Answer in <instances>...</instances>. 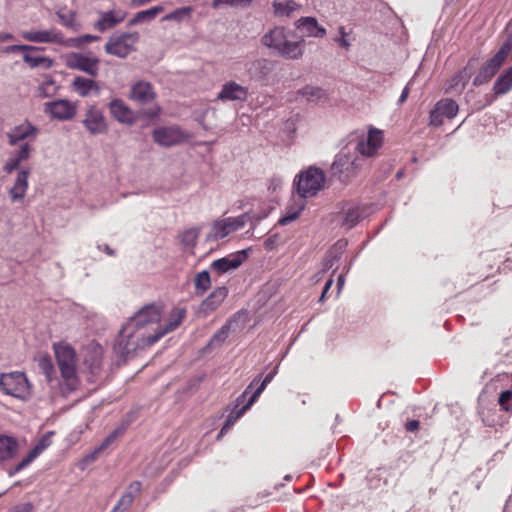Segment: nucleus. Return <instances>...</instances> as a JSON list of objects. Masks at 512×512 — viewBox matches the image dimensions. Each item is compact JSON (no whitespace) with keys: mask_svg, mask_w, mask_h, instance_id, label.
Returning <instances> with one entry per match:
<instances>
[{"mask_svg":"<svg viewBox=\"0 0 512 512\" xmlns=\"http://www.w3.org/2000/svg\"><path fill=\"white\" fill-rule=\"evenodd\" d=\"M40 372L46 377L48 382H51L54 375V366L51 357L47 354H41L36 358Z\"/></svg>","mask_w":512,"mask_h":512,"instance_id":"4c0bfd02","label":"nucleus"},{"mask_svg":"<svg viewBox=\"0 0 512 512\" xmlns=\"http://www.w3.org/2000/svg\"><path fill=\"white\" fill-rule=\"evenodd\" d=\"M300 4L294 0H274V14L278 17H289L300 9Z\"/></svg>","mask_w":512,"mask_h":512,"instance_id":"2f4dec72","label":"nucleus"},{"mask_svg":"<svg viewBox=\"0 0 512 512\" xmlns=\"http://www.w3.org/2000/svg\"><path fill=\"white\" fill-rule=\"evenodd\" d=\"M19 451L18 440L6 434H0V464L12 460Z\"/></svg>","mask_w":512,"mask_h":512,"instance_id":"a878e982","label":"nucleus"},{"mask_svg":"<svg viewBox=\"0 0 512 512\" xmlns=\"http://www.w3.org/2000/svg\"><path fill=\"white\" fill-rule=\"evenodd\" d=\"M248 97V88L235 81H227L222 85L221 90L216 96L219 101H239L244 102Z\"/></svg>","mask_w":512,"mask_h":512,"instance_id":"aec40b11","label":"nucleus"},{"mask_svg":"<svg viewBox=\"0 0 512 512\" xmlns=\"http://www.w3.org/2000/svg\"><path fill=\"white\" fill-rule=\"evenodd\" d=\"M111 115L121 123L131 124L134 121L133 112L121 99H113L109 103Z\"/></svg>","mask_w":512,"mask_h":512,"instance_id":"bb28decb","label":"nucleus"},{"mask_svg":"<svg viewBox=\"0 0 512 512\" xmlns=\"http://www.w3.org/2000/svg\"><path fill=\"white\" fill-rule=\"evenodd\" d=\"M82 123L92 135L104 134L108 129L102 110L94 105L86 110Z\"/></svg>","mask_w":512,"mask_h":512,"instance_id":"2eb2a0df","label":"nucleus"},{"mask_svg":"<svg viewBox=\"0 0 512 512\" xmlns=\"http://www.w3.org/2000/svg\"><path fill=\"white\" fill-rule=\"evenodd\" d=\"M383 133L381 130L371 128L366 137L358 141L356 152L349 153L341 151L332 164L334 174H339L345 179L351 177L363 165L364 157H372L381 147Z\"/></svg>","mask_w":512,"mask_h":512,"instance_id":"f03ea898","label":"nucleus"},{"mask_svg":"<svg viewBox=\"0 0 512 512\" xmlns=\"http://www.w3.org/2000/svg\"><path fill=\"white\" fill-rule=\"evenodd\" d=\"M339 257H340V256H339L338 254H335V255H334V256H332L330 259H328V260L326 261V263H325V268H326V269L331 268V267L333 266V263H334L335 261H338V260H339Z\"/></svg>","mask_w":512,"mask_h":512,"instance_id":"680f3d73","label":"nucleus"},{"mask_svg":"<svg viewBox=\"0 0 512 512\" xmlns=\"http://www.w3.org/2000/svg\"><path fill=\"white\" fill-rule=\"evenodd\" d=\"M23 61L29 65L31 68H41V69H50L53 66V59L42 56V55H32L29 53H25L23 55Z\"/></svg>","mask_w":512,"mask_h":512,"instance_id":"c9c22d12","label":"nucleus"},{"mask_svg":"<svg viewBox=\"0 0 512 512\" xmlns=\"http://www.w3.org/2000/svg\"><path fill=\"white\" fill-rule=\"evenodd\" d=\"M111 446L110 442H109V439L105 438L101 444H99L97 447H95V449L87 454L84 459H83V462L85 464H90L92 462H94L96 459H98V457L105 451L107 450L109 447Z\"/></svg>","mask_w":512,"mask_h":512,"instance_id":"a18cd8bd","label":"nucleus"},{"mask_svg":"<svg viewBox=\"0 0 512 512\" xmlns=\"http://www.w3.org/2000/svg\"><path fill=\"white\" fill-rule=\"evenodd\" d=\"M512 50V38L508 39L497 53L489 59L475 76L473 83L478 86L489 81L502 66L507 56Z\"/></svg>","mask_w":512,"mask_h":512,"instance_id":"1a4fd4ad","label":"nucleus"},{"mask_svg":"<svg viewBox=\"0 0 512 512\" xmlns=\"http://www.w3.org/2000/svg\"><path fill=\"white\" fill-rule=\"evenodd\" d=\"M420 423L418 420H411L406 423V430L408 432H416L419 429Z\"/></svg>","mask_w":512,"mask_h":512,"instance_id":"4d7b16f0","label":"nucleus"},{"mask_svg":"<svg viewBox=\"0 0 512 512\" xmlns=\"http://www.w3.org/2000/svg\"><path fill=\"white\" fill-rule=\"evenodd\" d=\"M72 88L82 97H87L92 92H95L96 94H99L100 92V88L94 80L82 76H78L74 79Z\"/></svg>","mask_w":512,"mask_h":512,"instance_id":"c756f323","label":"nucleus"},{"mask_svg":"<svg viewBox=\"0 0 512 512\" xmlns=\"http://www.w3.org/2000/svg\"><path fill=\"white\" fill-rule=\"evenodd\" d=\"M100 39L99 36L91 35V34H85L79 37L70 38L67 42L69 46L80 48L85 44L98 41Z\"/></svg>","mask_w":512,"mask_h":512,"instance_id":"49530a36","label":"nucleus"},{"mask_svg":"<svg viewBox=\"0 0 512 512\" xmlns=\"http://www.w3.org/2000/svg\"><path fill=\"white\" fill-rule=\"evenodd\" d=\"M187 138L188 134L178 126L159 127L153 131L154 142L164 147L178 145Z\"/></svg>","mask_w":512,"mask_h":512,"instance_id":"9b49d317","label":"nucleus"},{"mask_svg":"<svg viewBox=\"0 0 512 512\" xmlns=\"http://www.w3.org/2000/svg\"><path fill=\"white\" fill-rule=\"evenodd\" d=\"M127 16L126 11L120 8H113L109 11L99 12V18L94 23V28L100 32H105L122 23Z\"/></svg>","mask_w":512,"mask_h":512,"instance_id":"6ab92c4d","label":"nucleus"},{"mask_svg":"<svg viewBox=\"0 0 512 512\" xmlns=\"http://www.w3.org/2000/svg\"><path fill=\"white\" fill-rule=\"evenodd\" d=\"M325 174L316 167H309L300 172L294 179V188L299 200L313 197L324 188Z\"/></svg>","mask_w":512,"mask_h":512,"instance_id":"423d86ee","label":"nucleus"},{"mask_svg":"<svg viewBox=\"0 0 512 512\" xmlns=\"http://www.w3.org/2000/svg\"><path fill=\"white\" fill-rule=\"evenodd\" d=\"M408 95H409V88H408V86H406L403 89V91L398 99V104H400V105L403 104L406 101Z\"/></svg>","mask_w":512,"mask_h":512,"instance_id":"052dcab7","label":"nucleus"},{"mask_svg":"<svg viewBox=\"0 0 512 512\" xmlns=\"http://www.w3.org/2000/svg\"><path fill=\"white\" fill-rule=\"evenodd\" d=\"M248 257L246 250L229 254L226 257L214 260L211 269L218 274H224L236 270Z\"/></svg>","mask_w":512,"mask_h":512,"instance_id":"a211bd4d","label":"nucleus"},{"mask_svg":"<svg viewBox=\"0 0 512 512\" xmlns=\"http://www.w3.org/2000/svg\"><path fill=\"white\" fill-rule=\"evenodd\" d=\"M228 295L224 286L215 288L200 304L199 310L205 316L216 310Z\"/></svg>","mask_w":512,"mask_h":512,"instance_id":"b1692460","label":"nucleus"},{"mask_svg":"<svg viewBox=\"0 0 512 512\" xmlns=\"http://www.w3.org/2000/svg\"><path fill=\"white\" fill-rule=\"evenodd\" d=\"M231 325L232 321L228 320L219 330L213 334L207 346L213 348L222 345L229 336Z\"/></svg>","mask_w":512,"mask_h":512,"instance_id":"58836bf2","label":"nucleus"},{"mask_svg":"<svg viewBox=\"0 0 512 512\" xmlns=\"http://www.w3.org/2000/svg\"><path fill=\"white\" fill-rule=\"evenodd\" d=\"M23 39L35 43H62L63 36L56 29L49 30H31L22 32Z\"/></svg>","mask_w":512,"mask_h":512,"instance_id":"5701e85b","label":"nucleus"},{"mask_svg":"<svg viewBox=\"0 0 512 512\" xmlns=\"http://www.w3.org/2000/svg\"><path fill=\"white\" fill-rule=\"evenodd\" d=\"M29 168L20 169L17 173L14 185L9 190V196L13 203L23 200L28 189Z\"/></svg>","mask_w":512,"mask_h":512,"instance_id":"393cba45","label":"nucleus"},{"mask_svg":"<svg viewBox=\"0 0 512 512\" xmlns=\"http://www.w3.org/2000/svg\"><path fill=\"white\" fill-rule=\"evenodd\" d=\"M164 10L161 5L154 6L150 9L137 12L133 18L128 22V26H134L142 22L153 20L159 13Z\"/></svg>","mask_w":512,"mask_h":512,"instance_id":"e433bc0d","label":"nucleus"},{"mask_svg":"<svg viewBox=\"0 0 512 512\" xmlns=\"http://www.w3.org/2000/svg\"><path fill=\"white\" fill-rule=\"evenodd\" d=\"M128 421L121 422L113 431L109 433V435L106 437L109 439L110 444H114L121 436L124 435L128 428Z\"/></svg>","mask_w":512,"mask_h":512,"instance_id":"09e8293b","label":"nucleus"},{"mask_svg":"<svg viewBox=\"0 0 512 512\" xmlns=\"http://www.w3.org/2000/svg\"><path fill=\"white\" fill-rule=\"evenodd\" d=\"M39 134V128L34 126L29 121H24L23 123L11 128L7 133L6 137L8 139V144L10 146H16L19 143H25V140L33 141Z\"/></svg>","mask_w":512,"mask_h":512,"instance_id":"4468645a","label":"nucleus"},{"mask_svg":"<svg viewBox=\"0 0 512 512\" xmlns=\"http://www.w3.org/2000/svg\"><path fill=\"white\" fill-rule=\"evenodd\" d=\"M97 248L100 250V251H103L105 252L107 255L109 256H114L115 255V252L113 249H111L108 245L106 244H103V245H98Z\"/></svg>","mask_w":512,"mask_h":512,"instance_id":"bf43d9fd","label":"nucleus"},{"mask_svg":"<svg viewBox=\"0 0 512 512\" xmlns=\"http://www.w3.org/2000/svg\"><path fill=\"white\" fill-rule=\"evenodd\" d=\"M99 63V59L90 52H71L65 57V64L68 68L82 71L92 77L97 76Z\"/></svg>","mask_w":512,"mask_h":512,"instance_id":"9d476101","label":"nucleus"},{"mask_svg":"<svg viewBox=\"0 0 512 512\" xmlns=\"http://www.w3.org/2000/svg\"><path fill=\"white\" fill-rule=\"evenodd\" d=\"M254 0H213L212 8L219 9L223 6L248 8Z\"/></svg>","mask_w":512,"mask_h":512,"instance_id":"c03bdc74","label":"nucleus"},{"mask_svg":"<svg viewBox=\"0 0 512 512\" xmlns=\"http://www.w3.org/2000/svg\"><path fill=\"white\" fill-rule=\"evenodd\" d=\"M264 216H256L252 212H246L238 217H227L215 220L210 231L206 235V241H217L225 238L234 231L243 228L248 222H258Z\"/></svg>","mask_w":512,"mask_h":512,"instance_id":"39448f33","label":"nucleus"},{"mask_svg":"<svg viewBox=\"0 0 512 512\" xmlns=\"http://www.w3.org/2000/svg\"><path fill=\"white\" fill-rule=\"evenodd\" d=\"M259 381H260V376H256L252 380V382L247 386V388L244 390V392L237 397L235 408L230 413V414H234V419L238 420L255 402V401H252V395H251L249 400L247 401V403L240 407V405H242L244 403L247 394L254 387V384L258 383Z\"/></svg>","mask_w":512,"mask_h":512,"instance_id":"c85d7f7f","label":"nucleus"},{"mask_svg":"<svg viewBox=\"0 0 512 512\" xmlns=\"http://www.w3.org/2000/svg\"><path fill=\"white\" fill-rule=\"evenodd\" d=\"M498 403L504 411L512 410V391L505 390L499 395Z\"/></svg>","mask_w":512,"mask_h":512,"instance_id":"8fccbe9b","label":"nucleus"},{"mask_svg":"<svg viewBox=\"0 0 512 512\" xmlns=\"http://www.w3.org/2000/svg\"><path fill=\"white\" fill-rule=\"evenodd\" d=\"M14 36L11 33H0V42H5L8 40H13Z\"/></svg>","mask_w":512,"mask_h":512,"instance_id":"0e129e2a","label":"nucleus"},{"mask_svg":"<svg viewBox=\"0 0 512 512\" xmlns=\"http://www.w3.org/2000/svg\"><path fill=\"white\" fill-rule=\"evenodd\" d=\"M254 67L260 68L265 65V60H256L252 64Z\"/></svg>","mask_w":512,"mask_h":512,"instance_id":"774afa93","label":"nucleus"},{"mask_svg":"<svg viewBox=\"0 0 512 512\" xmlns=\"http://www.w3.org/2000/svg\"><path fill=\"white\" fill-rule=\"evenodd\" d=\"M36 451H29L28 455L22 459L17 465H15L12 469L8 471V475L10 477L14 476L24 468H26L29 464H31L35 459Z\"/></svg>","mask_w":512,"mask_h":512,"instance_id":"de8ad7c7","label":"nucleus"},{"mask_svg":"<svg viewBox=\"0 0 512 512\" xmlns=\"http://www.w3.org/2000/svg\"><path fill=\"white\" fill-rule=\"evenodd\" d=\"M0 390L15 398L26 399L31 394V385L22 372L2 373L0 375Z\"/></svg>","mask_w":512,"mask_h":512,"instance_id":"6e6552de","label":"nucleus"},{"mask_svg":"<svg viewBox=\"0 0 512 512\" xmlns=\"http://www.w3.org/2000/svg\"><path fill=\"white\" fill-rule=\"evenodd\" d=\"M44 111L53 119L66 121L72 119L76 115L77 106L69 100L59 99L45 103Z\"/></svg>","mask_w":512,"mask_h":512,"instance_id":"ddd939ff","label":"nucleus"},{"mask_svg":"<svg viewBox=\"0 0 512 512\" xmlns=\"http://www.w3.org/2000/svg\"><path fill=\"white\" fill-rule=\"evenodd\" d=\"M367 215L368 208L366 206L346 204L338 213L336 221L341 227L349 230L355 227Z\"/></svg>","mask_w":512,"mask_h":512,"instance_id":"f8f14e48","label":"nucleus"},{"mask_svg":"<svg viewBox=\"0 0 512 512\" xmlns=\"http://www.w3.org/2000/svg\"><path fill=\"white\" fill-rule=\"evenodd\" d=\"M340 34H341V38L337 39L338 43L340 44V46L348 48L350 46V43L345 39L346 33H345L343 27L340 28Z\"/></svg>","mask_w":512,"mask_h":512,"instance_id":"13d9d810","label":"nucleus"},{"mask_svg":"<svg viewBox=\"0 0 512 512\" xmlns=\"http://www.w3.org/2000/svg\"><path fill=\"white\" fill-rule=\"evenodd\" d=\"M458 104L450 98L439 100L434 109L430 112V125L440 126L443 123V118H454L458 113Z\"/></svg>","mask_w":512,"mask_h":512,"instance_id":"dca6fc26","label":"nucleus"},{"mask_svg":"<svg viewBox=\"0 0 512 512\" xmlns=\"http://www.w3.org/2000/svg\"><path fill=\"white\" fill-rule=\"evenodd\" d=\"M155 97L156 93L153 86L146 81H138L133 84L129 93L130 100L141 105L149 104L155 99Z\"/></svg>","mask_w":512,"mask_h":512,"instance_id":"412c9836","label":"nucleus"},{"mask_svg":"<svg viewBox=\"0 0 512 512\" xmlns=\"http://www.w3.org/2000/svg\"><path fill=\"white\" fill-rule=\"evenodd\" d=\"M186 317V309L181 307L173 308L169 314L168 320L164 326H157V330L150 337V343H156L164 335L176 330Z\"/></svg>","mask_w":512,"mask_h":512,"instance_id":"f3484780","label":"nucleus"},{"mask_svg":"<svg viewBox=\"0 0 512 512\" xmlns=\"http://www.w3.org/2000/svg\"><path fill=\"white\" fill-rule=\"evenodd\" d=\"M48 444L45 439L40 440L30 451H36L35 459L46 449Z\"/></svg>","mask_w":512,"mask_h":512,"instance_id":"6e6d98bb","label":"nucleus"},{"mask_svg":"<svg viewBox=\"0 0 512 512\" xmlns=\"http://www.w3.org/2000/svg\"><path fill=\"white\" fill-rule=\"evenodd\" d=\"M197 238H198V230L197 229H189L182 234L181 241L185 246L192 247L195 245Z\"/></svg>","mask_w":512,"mask_h":512,"instance_id":"3c124183","label":"nucleus"},{"mask_svg":"<svg viewBox=\"0 0 512 512\" xmlns=\"http://www.w3.org/2000/svg\"><path fill=\"white\" fill-rule=\"evenodd\" d=\"M32 150L33 148L29 144V142L20 144L19 149L11 152L9 158L4 164V172H6L7 174H11L15 170H17L22 162L28 160L31 157Z\"/></svg>","mask_w":512,"mask_h":512,"instance_id":"4be33fe9","label":"nucleus"},{"mask_svg":"<svg viewBox=\"0 0 512 512\" xmlns=\"http://www.w3.org/2000/svg\"><path fill=\"white\" fill-rule=\"evenodd\" d=\"M344 283H345L344 274H340L338 276V279H337V290H338V293L341 291L342 287L344 286Z\"/></svg>","mask_w":512,"mask_h":512,"instance_id":"e2e57ef3","label":"nucleus"},{"mask_svg":"<svg viewBox=\"0 0 512 512\" xmlns=\"http://www.w3.org/2000/svg\"><path fill=\"white\" fill-rule=\"evenodd\" d=\"M39 49H40L39 47H35V46L21 45V51H24V52L35 51V50H39Z\"/></svg>","mask_w":512,"mask_h":512,"instance_id":"338daca9","label":"nucleus"},{"mask_svg":"<svg viewBox=\"0 0 512 512\" xmlns=\"http://www.w3.org/2000/svg\"><path fill=\"white\" fill-rule=\"evenodd\" d=\"M297 28L310 37H323L325 28L320 26L314 17H302L297 21Z\"/></svg>","mask_w":512,"mask_h":512,"instance_id":"cd10ccee","label":"nucleus"},{"mask_svg":"<svg viewBox=\"0 0 512 512\" xmlns=\"http://www.w3.org/2000/svg\"><path fill=\"white\" fill-rule=\"evenodd\" d=\"M141 489L142 484L140 481L131 482L117 502L118 506H121L122 510L128 509L132 505L135 497L140 494Z\"/></svg>","mask_w":512,"mask_h":512,"instance_id":"7c9ffc66","label":"nucleus"},{"mask_svg":"<svg viewBox=\"0 0 512 512\" xmlns=\"http://www.w3.org/2000/svg\"><path fill=\"white\" fill-rule=\"evenodd\" d=\"M6 52L16 53L21 51V45H11L6 47Z\"/></svg>","mask_w":512,"mask_h":512,"instance_id":"69168bd1","label":"nucleus"},{"mask_svg":"<svg viewBox=\"0 0 512 512\" xmlns=\"http://www.w3.org/2000/svg\"><path fill=\"white\" fill-rule=\"evenodd\" d=\"M57 16L59 17L61 23L66 27H72L74 24V13H62L61 11L57 12Z\"/></svg>","mask_w":512,"mask_h":512,"instance_id":"864d4df0","label":"nucleus"},{"mask_svg":"<svg viewBox=\"0 0 512 512\" xmlns=\"http://www.w3.org/2000/svg\"><path fill=\"white\" fill-rule=\"evenodd\" d=\"M512 89V66L507 68L494 83L493 90L496 95L506 94Z\"/></svg>","mask_w":512,"mask_h":512,"instance_id":"72a5a7b5","label":"nucleus"},{"mask_svg":"<svg viewBox=\"0 0 512 512\" xmlns=\"http://www.w3.org/2000/svg\"><path fill=\"white\" fill-rule=\"evenodd\" d=\"M195 294L202 296L211 286V278L208 271L203 270L195 276L194 279Z\"/></svg>","mask_w":512,"mask_h":512,"instance_id":"ea45409f","label":"nucleus"},{"mask_svg":"<svg viewBox=\"0 0 512 512\" xmlns=\"http://www.w3.org/2000/svg\"><path fill=\"white\" fill-rule=\"evenodd\" d=\"M298 94L311 103L325 102L328 99L327 92L324 89L315 86H305L298 91Z\"/></svg>","mask_w":512,"mask_h":512,"instance_id":"473e14b6","label":"nucleus"},{"mask_svg":"<svg viewBox=\"0 0 512 512\" xmlns=\"http://www.w3.org/2000/svg\"><path fill=\"white\" fill-rule=\"evenodd\" d=\"M471 77V72L468 70V68H464L463 70L459 71L454 77H452L449 86L446 88L447 92H461L468 80Z\"/></svg>","mask_w":512,"mask_h":512,"instance_id":"f704fd0d","label":"nucleus"},{"mask_svg":"<svg viewBox=\"0 0 512 512\" xmlns=\"http://www.w3.org/2000/svg\"><path fill=\"white\" fill-rule=\"evenodd\" d=\"M192 12H193V8L190 6L181 7V8H178V9L166 14L162 18V21H175V22L180 23V22L189 20L191 18Z\"/></svg>","mask_w":512,"mask_h":512,"instance_id":"a19ab883","label":"nucleus"},{"mask_svg":"<svg viewBox=\"0 0 512 512\" xmlns=\"http://www.w3.org/2000/svg\"><path fill=\"white\" fill-rule=\"evenodd\" d=\"M261 43L273 54L287 60H297L304 53V39L283 26H276L266 32Z\"/></svg>","mask_w":512,"mask_h":512,"instance_id":"7ed1b4c3","label":"nucleus"},{"mask_svg":"<svg viewBox=\"0 0 512 512\" xmlns=\"http://www.w3.org/2000/svg\"><path fill=\"white\" fill-rule=\"evenodd\" d=\"M236 421L237 420L234 419V414H229L217 438H220L222 435H224Z\"/></svg>","mask_w":512,"mask_h":512,"instance_id":"5fc2aeb1","label":"nucleus"},{"mask_svg":"<svg viewBox=\"0 0 512 512\" xmlns=\"http://www.w3.org/2000/svg\"><path fill=\"white\" fill-rule=\"evenodd\" d=\"M278 373V365H276L265 377L264 379L258 382L259 386L252 394V401H256L261 393L265 390L266 386L273 380L275 375ZM254 385H257L255 383Z\"/></svg>","mask_w":512,"mask_h":512,"instance_id":"37998d69","label":"nucleus"},{"mask_svg":"<svg viewBox=\"0 0 512 512\" xmlns=\"http://www.w3.org/2000/svg\"><path fill=\"white\" fill-rule=\"evenodd\" d=\"M161 308L155 304H149L137 311L119 332L114 349L123 358L129 357L139 349L152 346L150 337L157 330L161 319Z\"/></svg>","mask_w":512,"mask_h":512,"instance_id":"f257e3e1","label":"nucleus"},{"mask_svg":"<svg viewBox=\"0 0 512 512\" xmlns=\"http://www.w3.org/2000/svg\"><path fill=\"white\" fill-rule=\"evenodd\" d=\"M139 40L140 34L136 31L113 34L105 44V52L118 58H126L136 51Z\"/></svg>","mask_w":512,"mask_h":512,"instance_id":"0eeeda50","label":"nucleus"},{"mask_svg":"<svg viewBox=\"0 0 512 512\" xmlns=\"http://www.w3.org/2000/svg\"><path fill=\"white\" fill-rule=\"evenodd\" d=\"M304 207L305 201L298 199L296 201V207L289 208L287 213L282 218L279 219L278 223L283 226L291 223L292 221L298 218Z\"/></svg>","mask_w":512,"mask_h":512,"instance_id":"79ce46f5","label":"nucleus"},{"mask_svg":"<svg viewBox=\"0 0 512 512\" xmlns=\"http://www.w3.org/2000/svg\"><path fill=\"white\" fill-rule=\"evenodd\" d=\"M53 349L62 376L61 391L67 395L75 391L79 385L75 350L69 344L62 342L55 343Z\"/></svg>","mask_w":512,"mask_h":512,"instance_id":"20e7f679","label":"nucleus"},{"mask_svg":"<svg viewBox=\"0 0 512 512\" xmlns=\"http://www.w3.org/2000/svg\"><path fill=\"white\" fill-rule=\"evenodd\" d=\"M54 87V81L48 80L43 82L38 87V95L41 97H49L52 94V89Z\"/></svg>","mask_w":512,"mask_h":512,"instance_id":"603ef678","label":"nucleus"}]
</instances>
